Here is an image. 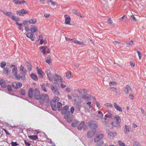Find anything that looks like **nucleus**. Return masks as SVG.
Returning a JSON list of instances; mask_svg holds the SVG:
<instances>
[{
  "label": "nucleus",
  "instance_id": "obj_56",
  "mask_svg": "<svg viewBox=\"0 0 146 146\" xmlns=\"http://www.w3.org/2000/svg\"><path fill=\"white\" fill-rule=\"evenodd\" d=\"M7 88L9 91H11L12 90L11 87L10 85H8L7 86Z\"/></svg>",
  "mask_w": 146,
  "mask_h": 146
},
{
  "label": "nucleus",
  "instance_id": "obj_61",
  "mask_svg": "<svg viewBox=\"0 0 146 146\" xmlns=\"http://www.w3.org/2000/svg\"><path fill=\"white\" fill-rule=\"evenodd\" d=\"M116 84V82L114 81H112V82H110L109 83V85L110 86H111V85H114L115 84Z\"/></svg>",
  "mask_w": 146,
  "mask_h": 146
},
{
  "label": "nucleus",
  "instance_id": "obj_34",
  "mask_svg": "<svg viewBox=\"0 0 146 146\" xmlns=\"http://www.w3.org/2000/svg\"><path fill=\"white\" fill-rule=\"evenodd\" d=\"M28 137L30 139L33 140H36L38 139V137L36 135H35L29 136Z\"/></svg>",
  "mask_w": 146,
  "mask_h": 146
},
{
  "label": "nucleus",
  "instance_id": "obj_16",
  "mask_svg": "<svg viewBox=\"0 0 146 146\" xmlns=\"http://www.w3.org/2000/svg\"><path fill=\"white\" fill-rule=\"evenodd\" d=\"M131 90L130 86L128 85L126 86L124 88V92L125 94H128L129 92V90Z\"/></svg>",
  "mask_w": 146,
  "mask_h": 146
},
{
  "label": "nucleus",
  "instance_id": "obj_8",
  "mask_svg": "<svg viewBox=\"0 0 146 146\" xmlns=\"http://www.w3.org/2000/svg\"><path fill=\"white\" fill-rule=\"evenodd\" d=\"M17 67H15L12 69V72L13 74L14 75L17 79L19 80L20 78L17 75Z\"/></svg>",
  "mask_w": 146,
  "mask_h": 146
},
{
  "label": "nucleus",
  "instance_id": "obj_36",
  "mask_svg": "<svg viewBox=\"0 0 146 146\" xmlns=\"http://www.w3.org/2000/svg\"><path fill=\"white\" fill-rule=\"evenodd\" d=\"M57 104L58 110L59 111L61 110L62 107V104L60 103L59 102H58L57 103Z\"/></svg>",
  "mask_w": 146,
  "mask_h": 146
},
{
  "label": "nucleus",
  "instance_id": "obj_43",
  "mask_svg": "<svg viewBox=\"0 0 146 146\" xmlns=\"http://www.w3.org/2000/svg\"><path fill=\"white\" fill-rule=\"evenodd\" d=\"M118 143L119 145V146H125V143H123L121 141L119 140L118 141Z\"/></svg>",
  "mask_w": 146,
  "mask_h": 146
},
{
  "label": "nucleus",
  "instance_id": "obj_13",
  "mask_svg": "<svg viewBox=\"0 0 146 146\" xmlns=\"http://www.w3.org/2000/svg\"><path fill=\"white\" fill-rule=\"evenodd\" d=\"M51 106L53 110L55 111L57 109V103L54 101H51L50 102Z\"/></svg>",
  "mask_w": 146,
  "mask_h": 146
},
{
  "label": "nucleus",
  "instance_id": "obj_59",
  "mask_svg": "<svg viewBox=\"0 0 146 146\" xmlns=\"http://www.w3.org/2000/svg\"><path fill=\"white\" fill-rule=\"evenodd\" d=\"M17 83V88H20L22 86V84L21 83L18 82Z\"/></svg>",
  "mask_w": 146,
  "mask_h": 146
},
{
  "label": "nucleus",
  "instance_id": "obj_45",
  "mask_svg": "<svg viewBox=\"0 0 146 146\" xmlns=\"http://www.w3.org/2000/svg\"><path fill=\"white\" fill-rule=\"evenodd\" d=\"M6 66V63L4 61H2L1 63V68H4Z\"/></svg>",
  "mask_w": 146,
  "mask_h": 146
},
{
  "label": "nucleus",
  "instance_id": "obj_40",
  "mask_svg": "<svg viewBox=\"0 0 146 146\" xmlns=\"http://www.w3.org/2000/svg\"><path fill=\"white\" fill-rule=\"evenodd\" d=\"M78 91L79 93L81 94L82 95H83L86 93L85 92V90L84 89H78Z\"/></svg>",
  "mask_w": 146,
  "mask_h": 146
},
{
  "label": "nucleus",
  "instance_id": "obj_62",
  "mask_svg": "<svg viewBox=\"0 0 146 146\" xmlns=\"http://www.w3.org/2000/svg\"><path fill=\"white\" fill-rule=\"evenodd\" d=\"M24 142L25 143V145L27 146H30V145H31V144L30 143H29L28 142H27L26 141L24 140Z\"/></svg>",
  "mask_w": 146,
  "mask_h": 146
},
{
  "label": "nucleus",
  "instance_id": "obj_25",
  "mask_svg": "<svg viewBox=\"0 0 146 146\" xmlns=\"http://www.w3.org/2000/svg\"><path fill=\"white\" fill-rule=\"evenodd\" d=\"M3 72L4 74L7 75L9 74V73L10 72V71L9 70L8 68H5L3 69Z\"/></svg>",
  "mask_w": 146,
  "mask_h": 146
},
{
  "label": "nucleus",
  "instance_id": "obj_26",
  "mask_svg": "<svg viewBox=\"0 0 146 146\" xmlns=\"http://www.w3.org/2000/svg\"><path fill=\"white\" fill-rule=\"evenodd\" d=\"M79 123V121L77 120H75L72 123V126L73 127H76Z\"/></svg>",
  "mask_w": 146,
  "mask_h": 146
},
{
  "label": "nucleus",
  "instance_id": "obj_4",
  "mask_svg": "<svg viewBox=\"0 0 146 146\" xmlns=\"http://www.w3.org/2000/svg\"><path fill=\"white\" fill-rule=\"evenodd\" d=\"M53 78H54V79L53 82V83L54 84L56 83L57 82H62V78L60 77V76L58 75L55 74L54 75H53Z\"/></svg>",
  "mask_w": 146,
  "mask_h": 146
},
{
  "label": "nucleus",
  "instance_id": "obj_42",
  "mask_svg": "<svg viewBox=\"0 0 146 146\" xmlns=\"http://www.w3.org/2000/svg\"><path fill=\"white\" fill-rule=\"evenodd\" d=\"M126 43L128 45L127 46L129 47V46H132V45L133 44V42L132 40H131L130 41H126Z\"/></svg>",
  "mask_w": 146,
  "mask_h": 146
},
{
  "label": "nucleus",
  "instance_id": "obj_10",
  "mask_svg": "<svg viewBox=\"0 0 146 146\" xmlns=\"http://www.w3.org/2000/svg\"><path fill=\"white\" fill-rule=\"evenodd\" d=\"M52 92L56 95H58L59 94L58 91V88L57 87L53 86V85H51L50 86Z\"/></svg>",
  "mask_w": 146,
  "mask_h": 146
},
{
  "label": "nucleus",
  "instance_id": "obj_23",
  "mask_svg": "<svg viewBox=\"0 0 146 146\" xmlns=\"http://www.w3.org/2000/svg\"><path fill=\"white\" fill-rule=\"evenodd\" d=\"M84 125V122L83 121L81 122L80 124L78 126L77 128L78 130H81Z\"/></svg>",
  "mask_w": 146,
  "mask_h": 146
},
{
  "label": "nucleus",
  "instance_id": "obj_50",
  "mask_svg": "<svg viewBox=\"0 0 146 146\" xmlns=\"http://www.w3.org/2000/svg\"><path fill=\"white\" fill-rule=\"evenodd\" d=\"M98 143L96 144L97 146H101L103 144L104 142L103 141H101L99 142H97Z\"/></svg>",
  "mask_w": 146,
  "mask_h": 146
},
{
  "label": "nucleus",
  "instance_id": "obj_41",
  "mask_svg": "<svg viewBox=\"0 0 146 146\" xmlns=\"http://www.w3.org/2000/svg\"><path fill=\"white\" fill-rule=\"evenodd\" d=\"M20 75L22 76L25 75L26 74V70L25 69H24L22 70H21Z\"/></svg>",
  "mask_w": 146,
  "mask_h": 146
},
{
  "label": "nucleus",
  "instance_id": "obj_7",
  "mask_svg": "<svg viewBox=\"0 0 146 146\" xmlns=\"http://www.w3.org/2000/svg\"><path fill=\"white\" fill-rule=\"evenodd\" d=\"M88 124L90 128L92 129H96L97 126L95 122L92 121H90L88 122Z\"/></svg>",
  "mask_w": 146,
  "mask_h": 146
},
{
  "label": "nucleus",
  "instance_id": "obj_24",
  "mask_svg": "<svg viewBox=\"0 0 146 146\" xmlns=\"http://www.w3.org/2000/svg\"><path fill=\"white\" fill-rule=\"evenodd\" d=\"M0 84L1 86L3 88H5L6 86V84L4 81V80H0Z\"/></svg>",
  "mask_w": 146,
  "mask_h": 146
},
{
  "label": "nucleus",
  "instance_id": "obj_38",
  "mask_svg": "<svg viewBox=\"0 0 146 146\" xmlns=\"http://www.w3.org/2000/svg\"><path fill=\"white\" fill-rule=\"evenodd\" d=\"M47 75L49 80L50 81H52V80L53 78L51 77L52 75L49 72H47Z\"/></svg>",
  "mask_w": 146,
  "mask_h": 146
},
{
  "label": "nucleus",
  "instance_id": "obj_44",
  "mask_svg": "<svg viewBox=\"0 0 146 146\" xmlns=\"http://www.w3.org/2000/svg\"><path fill=\"white\" fill-rule=\"evenodd\" d=\"M98 114L100 118H102L103 117V114L100 111H98Z\"/></svg>",
  "mask_w": 146,
  "mask_h": 146
},
{
  "label": "nucleus",
  "instance_id": "obj_60",
  "mask_svg": "<svg viewBox=\"0 0 146 146\" xmlns=\"http://www.w3.org/2000/svg\"><path fill=\"white\" fill-rule=\"evenodd\" d=\"M17 83H16L14 82L12 84V86L13 88L15 89L17 88Z\"/></svg>",
  "mask_w": 146,
  "mask_h": 146
},
{
  "label": "nucleus",
  "instance_id": "obj_1",
  "mask_svg": "<svg viewBox=\"0 0 146 146\" xmlns=\"http://www.w3.org/2000/svg\"><path fill=\"white\" fill-rule=\"evenodd\" d=\"M69 107L66 106L63 108L61 109V113L62 114L64 115V119L66 120L68 123H70L72 119V115L70 114V112L68 111Z\"/></svg>",
  "mask_w": 146,
  "mask_h": 146
},
{
  "label": "nucleus",
  "instance_id": "obj_9",
  "mask_svg": "<svg viewBox=\"0 0 146 146\" xmlns=\"http://www.w3.org/2000/svg\"><path fill=\"white\" fill-rule=\"evenodd\" d=\"M76 99H75L74 100V103L75 105V108L76 110V112L77 111H78L77 112H78L80 111V109L81 108V105L79 103H78V102H76Z\"/></svg>",
  "mask_w": 146,
  "mask_h": 146
},
{
  "label": "nucleus",
  "instance_id": "obj_46",
  "mask_svg": "<svg viewBox=\"0 0 146 146\" xmlns=\"http://www.w3.org/2000/svg\"><path fill=\"white\" fill-rule=\"evenodd\" d=\"M74 107L73 106H72L71 107L70 109V114L72 115V114H73L74 111Z\"/></svg>",
  "mask_w": 146,
  "mask_h": 146
},
{
  "label": "nucleus",
  "instance_id": "obj_30",
  "mask_svg": "<svg viewBox=\"0 0 146 146\" xmlns=\"http://www.w3.org/2000/svg\"><path fill=\"white\" fill-rule=\"evenodd\" d=\"M115 121L117 122L118 123H120L121 121V120L120 119V117L118 115H116L115 117Z\"/></svg>",
  "mask_w": 146,
  "mask_h": 146
},
{
  "label": "nucleus",
  "instance_id": "obj_54",
  "mask_svg": "<svg viewBox=\"0 0 146 146\" xmlns=\"http://www.w3.org/2000/svg\"><path fill=\"white\" fill-rule=\"evenodd\" d=\"M106 107H110L111 108H112L113 107V105L109 103H107L105 104L104 105Z\"/></svg>",
  "mask_w": 146,
  "mask_h": 146
},
{
  "label": "nucleus",
  "instance_id": "obj_31",
  "mask_svg": "<svg viewBox=\"0 0 146 146\" xmlns=\"http://www.w3.org/2000/svg\"><path fill=\"white\" fill-rule=\"evenodd\" d=\"M26 66L28 67V70L30 71L31 70L32 68V66L29 62H27L26 63Z\"/></svg>",
  "mask_w": 146,
  "mask_h": 146
},
{
  "label": "nucleus",
  "instance_id": "obj_51",
  "mask_svg": "<svg viewBox=\"0 0 146 146\" xmlns=\"http://www.w3.org/2000/svg\"><path fill=\"white\" fill-rule=\"evenodd\" d=\"M47 59L46 60V63L48 64H49L51 62V58L49 56L47 57Z\"/></svg>",
  "mask_w": 146,
  "mask_h": 146
},
{
  "label": "nucleus",
  "instance_id": "obj_28",
  "mask_svg": "<svg viewBox=\"0 0 146 146\" xmlns=\"http://www.w3.org/2000/svg\"><path fill=\"white\" fill-rule=\"evenodd\" d=\"M37 71L38 73L41 75V77H43L44 76V73L42 71V70L38 68V67L36 68Z\"/></svg>",
  "mask_w": 146,
  "mask_h": 146
},
{
  "label": "nucleus",
  "instance_id": "obj_18",
  "mask_svg": "<svg viewBox=\"0 0 146 146\" xmlns=\"http://www.w3.org/2000/svg\"><path fill=\"white\" fill-rule=\"evenodd\" d=\"M17 13L19 14L21 16H23V14L27 13V11H26L24 9H22L21 10V11H17Z\"/></svg>",
  "mask_w": 146,
  "mask_h": 146
},
{
  "label": "nucleus",
  "instance_id": "obj_47",
  "mask_svg": "<svg viewBox=\"0 0 146 146\" xmlns=\"http://www.w3.org/2000/svg\"><path fill=\"white\" fill-rule=\"evenodd\" d=\"M66 77L68 78H70L71 76V73L70 72H68L66 73Z\"/></svg>",
  "mask_w": 146,
  "mask_h": 146
},
{
  "label": "nucleus",
  "instance_id": "obj_55",
  "mask_svg": "<svg viewBox=\"0 0 146 146\" xmlns=\"http://www.w3.org/2000/svg\"><path fill=\"white\" fill-rule=\"evenodd\" d=\"M94 118L96 120H98L101 119L98 115H95L93 116Z\"/></svg>",
  "mask_w": 146,
  "mask_h": 146
},
{
  "label": "nucleus",
  "instance_id": "obj_53",
  "mask_svg": "<svg viewBox=\"0 0 146 146\" xmlns=\"http://www.w3.org/2000/svg\"><path fill=\"white\" fill-rule=\"evenodd\" d=\"M20 92L21 94L23 95H24L25 94V90L23 89H21L20 90Z\"/></svg>",
  "mask_w": 146,
  "mask_h": 146
},
{
  "label": "nucleus",
  "instance_id": "obj_3",
  "mask_svg": "<svg viewBox=\"0 0 146 146\" xmlns=\"http://www.w3.org/2000/svg\"><path fill=\"white\" fill-rule=\"evenodd\" d=\"M39 102L41 104L44 103L45 100H48V97L46 94H42L40 96V98H39Z\"/></svg>",
  "mask_w": 146,
  "mask_h": 146
},
{
  "label": "nucleus",
  "instance_id": "obj_20",
  "mask_svg": "<svg viewBox=\"0 0 146 146\" xmlns=\"http://www.w3.org/2000/svg\"><path fill=\"white\" fill-rule=\"evenodd\" d=\"M107 118H108L107 117H106L105 115L104 118L102 117V121L104 125H106L108 124V121Z\"/></svg>",
  "mask_w": 146,
  "mask_h": 146
},
{
  "label": "nucleus",
  "instance_id": "obj_14",
  "mask_svg": "<svg viewBox=\"0 0 146 146\" xmlns=\"http://www.w3.org/2000/svg\"><path fill=\"white\" fill-rule=\"evenodd\" d=\"M82 97L84 99H86L87 101H89L91 100L90 96L89 94H86V93L82 95Z\"/></svg>",
  "mask_w": 146,
  "mask_h": 146
},
{
  "label": "nucleus",
  "instance_id": "obj_35",
  "mask_svg": "<svg viewBox=\"0 0 146 146\" xmlns=\"http://www.w3.org/2000/svg\"><path fill=\"white\" fill-rule=\"evenodd\" d=\"M37 30L38 29L35 26H34L31 29V33H33L37 31Z\"/></svg>",
  "mask_w": 146,
  "mask_h": 146
},
{
  "label": "nucleus",
  "instance_id": "obj_37",
  "mask_svg": "<svg viewBox=\"0 0 146 146\" xmlns=\"http://www.w3.org/2000/svg\"><path fill=\"white\" fill-rule=\"evenodd\" d=\"M124 131L125 133H127V132H130L129 127L127 125H125Z\"/></svg>",
  "mask_w": 146,
  "mask_h": 146
},
{
  "label": "nucleus",
  "instance_id": "obj_57",
  "mask_svg": "<svg viewBox=\"0 0 146 146\" xmlns=\"http://www.w3.org/2000/svg\"><path fill=\"white\" fill-rule=\"evenodd\" d=\"M108 22L109 24L110 25V26L112 25L113 22L111 18H110L108 20Z\"/></svg>",
  "mask_w": 146,
  "mask_h": 146
},
{
  "label": "nucleus",
  "instance_id": "obj_33",
  "mask_svg": "<svg viewBox=\"0 0 146 146\" xmlns=\"http://www.w3.org/2000/svg\"><path fill=\"white\" fill-rule=\"evenodd\" d=\"M30 76L35 81L38 80V77L36 74H31Z\"/></svg>",
  "mask_w": 146,
  "mask_h": 146
},
{
  "label": "nucleus",
  "instance_id": "obj_39",
  "mask_svg": "<svg viewBox=\"0 0 146 146\" xmlns=\"http://www.w3.org/2000/svg\"><path fill=\"white\" fill-rule=\"evenodd\" d=\"M11 17L12 19L14 21H19V18L15 16L14 14H13Z\"/></svg>",
  "mask_w": 146,
  "mask_h": 146
},
{
  "label": "nucleus",
  "instance_id": "obj_22",
  "mask_svg": "<svg viewBox=\"0 0 146 146\" xmlns=\"http://www.w3.org/2000/svg\"><path fill=\"white\" fill-rule=\"evenodd\" d=\"M28 95L30 98H32L34 95L33 91L32 88H31L29 89L28 92Z\"/></svg>",
  "mask_w": 146,
  "mask_h": 146
},
{
  "label": "nucleus",
  "instance_id": "obj_5",
  "mask_svg": "<svg viewBox=\"0 0 146 146\" xmlns=\"http://www.w3.org/2000/svg\"><path fill=\"white\" fill-rule=\"evenodd\" d=\"M34 96L36 100H38L40 98V92L38 89L36 88L33 91Z\"/></svg>",
  "mask_w": 146,
  "mask_h": 146
},
{
  "label": "nucleus",
  "instance_id": "obj_58",
  "mask_svg": "<svg viewBox=\"0 0 146 146\" xmlns=\"http://www.w3.org/2000/svg\"><path fill=\"white\" fill-rule=\"evenodd\" d=\"M59 100V98H58L57 97H55L54 98V100L53 101H54L56 102H56H58V101Z\"/></svg>",
  "mask_w": 146,
  "mask_h": 146
},
{
  "label": "nucleus",
  "instance_id": "obj_17",
  "mask_svg": "<svg viewBox=\"0 0 146 146\" xmlns=\"http://www.w3.org/2000/svg\"><path fill=\"white\" fill-rule=\"evenodd\" d=\"M115 108L118 111L122 112V108L119 106L117 105L116 103H114L113 104Z\"/></svg>",
  "mask_w": 146,
  "mask_h": 146
},
{
  "label": "nucleus",
  "instance_id": "obj_49",
  "mask_svg": "<svg viewBox=\"0 0 146 146\" xmlns=\"http://www.w3.org/2000/svg\"><path fill=\"white\" fill-rule=\"evenodd\" d=\"M11 144L12 146H16L19 145V144L17 142H14L13 141L11 142Z\"/></svg>",
  "mask_w": 146,
  "mask_h": 146
},
{
  "label": "nucleus",
  "instance_id": "obj_64",
  "mask_svg": "<svg viewBox=\"0 0 146 146\" xmlns=\"http://www.w3.org/2000/svg\"><path fill=\"white\" fill-rule=\"evenodd\" d=\"M133 146H140L138 143L136 142H135L133 143Z\"/></svg>",
  "mask_w": 146,
  "mask_h": 146
},
{
  "label": "nucleus",
  "instance_id": "obj_15",
  "mask_svg": "<svg viewBox=\"0 0 146 146\" xmlns=\"http://www.w3.org/2000/svg\"><path fill=\"white\" fill-rule=\"evenodd\" d=\"M64 17L65 18V23L66 24L69 25L71 20L70 17L66 15H64Z\"/></svg>",
  "mask_w": 146,
  "mask_h": 146
},
{
  "label": "nucleus",
  "instance_id": "obj_63",
  "mask_svg": "<svg viewBox=\"0 0 146 146\" xmlns=\"http://www.w3.org/2000/svg\"><path fill=\"white\" fill-rule=\"evenodd\" d=\"M13 2L16 4H19V0H13Z\"/></svg>",
  "mask_w": 146,
  "mask_h": 146
},
{
  "label": "nucleus",
  "instance_id": "obj_11",
  "mask_svg": "<svg viewBox=\"0 0 146 146\" xmlns=\"http://www.w3.org/2000/svg\"><path fill=\"white\" fill-rule=\"evenodd\" d=\"M95 132L96 131H95L91 130L88 131L87 135V137L89 138H91L95 134Z\"/></svg>",
  "mask_w": 146,
  "mask_h": 146
},
{
  "label": "nucleus",
  "instance_id": "obj_29",
  "mask_svg": "<svg viewBox=\"0 0 146 146\" xmlns=\"http://www.w3.org/2000/svg\"><path fill=\"white\" fill-rule=\"evenodd\" d=\"M112 125L115 127H119L120 126V123H117L116 121H114L113 122H112Z\"/></svg>",
  "mask_w": 146,
  "mask_h": 146
},
{
  "label": "nucleus",
  "instance_id": "obj_19",
  "mask_svg": "<svg viewBox=\"0 0 146 146\" xmlns=\"http://www.w3.org/2000/svg\"><path fill=\"white\" fill-rule=\"evenodd\" d=\"M107 113L106 114V117H107L109 118H112L113 117V114L112 112L108 111H107Z\"/></svg>",
  "mask_w": 146,
  "mask_h": 146
},
{
  "label": "nucleus",
  "instance_id": "obj_21",
  "mask_svg": "<svg viewBox=\"0 0 146 146\" xmlns=\"http://www.w3.org/2000/svg\"><path fill=\"white\" fill-rule=\"evenodd\" d=\"M33 35H34L33 34H31L29 33H28L26 35L27 36L30 38L32 41L34 40Z\"/></svg>",
  "mask_w": 146,
  "mask_h": 146
},
{
  "label": "nucleus",
  "instance_id": "obj_52",
  "mask_svg": "<svg viewBox=\"0 0 146 146\" xmlns=\"http://www.w3.org/2000/svg\"><path fill=\"white\" fill-rule=\"evenodd\" d=\"M40 86H41L42 89L44 91V92H46V88L45 87L44 85L42 84V85H41Z\"/></svg>",
  "mask_w": 146,
  "mask_h": 146
},
{
  "label": "nucleus",
  "instance_id": "obj_6",
  "mask_svg": "<svg viewBox=\"0 0 146 146\" xmlns=\"http://www.w3.org/2000/svg\"><path fill=\"white\" fill-rule=\"evenodd\" d=\"M104 135L103 134L101 133L99 134H98L97 136L95 137L94 139V141L95 143L98 142L102 139L104 137Z\"/></svg>",
  "mask_w": 146,
  "mask_h": 146
},
{
  "label": "nucleus",
  "instance_id": "obj_48",
  "mask_svg": "<svg viewBox=\"0 0 146 146\" xmlns=\"http://www.w3.org/2000/svg\"><path fill=\"white\" fill-rule=\"evenodd\" d=\"M76 44L80 45H84L85 44V43L84 41L83 42H80L78 40L77 41V43Z\"/></svg>",
  "mask_w": 146,
  "mask_h": 146
},
{
  "label": "nucleus",
  "instance_id": "obj_12",
  "mask_svg": "<svg viewBox=\"0 0 146 146\" xmlns=\"http://www.w3.org/2000/svg\"><path fill=\"white\" fill-rule=\"evenodd\" d=\"M108 134V136L110 138H113L115 135H116V133L115 132H113L109 130L106 131Z\"/></svg>",
  "mask_w": 146,
  "mask_h": 146
},
{
  "label": "nucleus",
  "instance_id": "obj_2",
  "mask_svg": "<svg viewBox=\"0 0 146 146\" xmlns=\"http://www.w3.org/2000/svg\"><path fill=\"white\" fill-rule=\"evenodd\" d=\"M91 102H88L87 103L84 104V106L85 108V110L88 112H90L93 110V108L91 105Z\"/></svg>",
  "mask_w": 146,
  "mask_h": 146
},
{
  "label": "nucleus",
  "instance_id": "obj_27",
  "mask_svg": "<svg viewBox=\"0 0 146 146\" xmlns=\"http://www.w3.org/2000/svg\"><path fill=\"white\" fill-rule=\"evenodd\" d=\"M3 13L6 15L10 17H11L14 14L11 12H5L3 11Z\"/></svg>",
  "mask_w": 146,
  "mask_h": 146
},
{
  "label": "nucleus",
  "instance_id": "obj_32",
  "mask_svg": "<svg viewBox=\"0 0 146 146\" xmlns=\"http://www.w3.org/2000/svg\"><path fill=\"white\" fill-rule=\"evenodd\" d=\"M36 20L35 19H32L28 21V23L32 24H35L36 23Z\"/></svg>",
  "mask_w": 146,
  "mask_h": 146
}]
</instances>
